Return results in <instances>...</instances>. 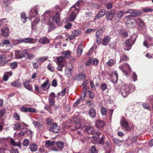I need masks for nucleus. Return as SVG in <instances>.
<instances>
[{
    "instance_id": "obj_1",
    "label": "nucleus",
    "mask_w": 153,
    "mask_h": 153,
    "mask_svg": "<svg viewBox=\"0 0 153 153\" xmlns=\"http://www.w3.org/2000/svg\"><path fill=\"white\" fill-rule=\"evenodd\" d=\"M83 4V1L82 0H79L70 8V11L71 13L69 19L70 22L74 21L79 11V9L76 7V6L80 7Z\"/></svg>"
},
{
    "instance_id": "obj_2",
    "label": "nucleus",
    "mask_w": 153,
    "mask_h": 153,
    "mask_svg": "<svg viewBox=\"0 0 153 153\" xmlns=\"http://www.w3.org/2000/svg\"><path fill=\"white\" fill-rule=\"evenodd\" d=\"M51 12V11L50 10H46L42 15V17L43 22L44 21L45 23L53 28L54 25L52 21L51 20V16H50V14Z\"/></svg>"
},
{
    "instance_id": "obj_3",
    "label": "nucleus",
    "mask_w": 153,
    "mask_h": 153,
    "mask_svg": "<svg viewBox=\"0 0 153 153\" xmlns=\"http://www.w3.org/2000/svg\"><path fill=\"white\" fill-rule=\"evenodd\" d=\"M134 21L140 27H143L144 25V23L143 21L141 19H137L136 20L133 19L128 20L126 22V25L129 27L133 28L135 26V24L134 22Z\"/></svg>"
},
{
    "instance_id": "obj_4",
    "label": "nucleus",
    "mask_w": 153,
    "mask_h": 153,
    "mask_svg": "<svg viewBox=\"0 0 153 153\" xmlns=\"http://www.w3.org/2000/svg\"><path fill=\"white\" fill-rule=\"evenodd\" d=\"M119 91L125 98L127 97L129 93L128 86L124 82L122 83L121 85L119 87Z\"/></svg>"
},
{
    "instance_id": "obj_5",
    "label": "nucleus",
    "mask_w": 153,
    "mask_h": 153,
    "mask_svg": "<svg viewBox=\"0 0 153 153\" xmlns=\"http://www.w3.org/2000/svg\"><path fill=\"white\" fill-rule=\"evenodd\" d=\"M131 10H128L126 11H121L117 12L115 15L114 17V20L116 22H118L121 19L123 16L128 13L132 12Z\"/></svg>"
},
{
    "instance_id": "obj_6",
    "label": "nucleus",
    "mask_w": 153,
    "mask_h": 153,
    "mask_svg": "<svg viewBox=\"0 0 153 153\" xmlns=\"http://www.w3.org/2000/svg\"><path fill=\"white\" fill-rule=\"evenodd\" d=\"M120 123L121 125L126 129V130H129L131 129L134 128L132 124L131 125V124H129L124 119H122L120 121Z\"/></svg>"
},
{
    "instance_id": "obj_7",
    "label": "nucleus",
    "mask_w": 153,
    "mask_h": 153,
    "mask_svg": "<svg viewBox=\"0 0 153 153\" xmlns=\"http://www.w3.org/2000/svg\"><path fill=\"white\" fill-rule=\"evenodd\" d=\"M135 40H135L134 39L133 40L132 38L126 40L125 43V46L124 48V49L126 51L130 50L131 48V46L134 43Z\"/></svg>"
},
{
    "instance_id": "obj_8",
    "label": "nucleus",
    "mask_w": 153,
    "mask_h": 153,
    "mask_svg": "<svg viewBox=\"0 0 153 153\" xmlns=\"http://www.w3.org/2000/svg\"><path fill=\"white\" fill-rule=\"evenodd\" d=\"M119 68L122 70L126 76H128V73L131 71V68L129 65L127 63L124 64V66H120Z\"/></svg>"
},
{
    "instance_id": "obj_9",
    "label": "nucleus",
    "mask_w": 153,
    "mask_h": 153,
    "mask_svg": "<svg viewBox=\"0 0 153 153\" xmlns=\"http://www.w3.org/2000/svg\"><path fill=\"white\" fill-rule=\"evenodd\" d=\"M144 45L146 48H148L153 45V38L150 36L148 37L145 39L143 42Z\"/></svg>"
},
{
    "instance_id": "obj_10",
    "label": "nucleus",
    "mask_w": 153,
    "mask_h": 153,
    "mask_svg": "<svg viewBox=\"0 0 153 153\" xmlns=\"http://www.w3.org/2000/svg\"><path fill=\"white\" fill-rule=\"evenodd\" d=\"M38 9L37 6H34L29 12V17L28 18V19H30L33 18L34 16V14L37 15Z\"/></svg>"
},
{
    "instance_id": "obj_11",
    "label": "nucleus",
    "mask_w": 153,
    "mask_h": 153,
    "mask_svg": "<svg viewBox=\"0 0 153 153\" xmlns=\"http://www.w3.org/2000/svg\"><path fill=\"white\" fill-rule=\"evenodd\" d=\"M49 130L54 133H57L59 131V126H57V124L54 123L51 125Z\"/></svg>"
},
{
    "instance_id": "obj_12",
    "label": "nucleus",
    "mask_w": 153,
    "mask_h": 153,
    "mask_svg": "<svg viewBox=\"0 0 153 153\" xmlns=\"http://www.w3.org/2000/svg\"><path fill=\"white\" fill-rule=\"evenodd\" d=\"M52 21L53 22H54L57 24L59 23L60 17L59 14L58 12H55L54 14L52 16Z\"/></svg>"
},
{
    "instance_id": "obj_13",
    "label": "nucleus",
    "mask_w": 153,
    "mask_h": 153,
    "mask_svg": "<svg viewBox=\"0 0 153 153\" xmlns=\"http://www.w3.org/2000/svg\"><path fill=\"white\" fill-rule=\"evenodd\" d=\"M81 33V31L79 30H74L72 32L71 35L69 36V38L70 40L73 39L76 36L80 35Z\"/></svg>"
},
{
    "instance_id": "obj_14",
    "label": "nucleus",
    "mask_w": 153,
    "mask_h": 153,
    "mask_svg": "<svg viewBox=\"0 0 153 153\" xmlns=\"http://www.w3.org/2000/svg\"><path fill=\"white\" fill-rule=\"evenodd\" d=\"M115 13V12L114 10H112L108 12L106 14V18L108 20H111L113 19Z\"/></svg>"
},
{
    "instance_id": "obj_15",
    "label": "nucleus",
    "mask_w": 153,
    "mask_h": 153,
    "mask_svg": "<svg viewBox=\"0 0 153 153\" xmlns=\"http://www.w3.org/2000/svg\"><path fill=\"white\" fill-rule=\"evenodd\" d=\"M96 136H94V140L96 141L99 140V144L103 145L104 143V141L105 139L104 137L102 136L100 138V134H96Z\"/></svg>"
},
{
    "instance_id": "obj_16",
    "label": "nucleus",
    "mask_w": 153,
    "mask_h": 153,
    "mask_svg": "<svg viewBox=\"0 0 153 153\" xmlns=\"http://www.w3.org/2000/svg\"><path fill=\"white\" fill-rule=\"evenodd\" d=\"M110 78L113 83H116L118 80V76L117 71L114 72L113 74L111 75Z\"/></svg>"
},
{
    "instance_id": "obj_17",
    "label": "nucleus",
    "mask_w": 153,
    "mask_h": 153,
    "mask_svg": "<svg viewBox=\"0 0 153 153\" xmlns=\"http://www.w3.org/2000/svg\"><path fill=\"white\" fill-rule=\"evenodd\" d=\"M40 19L39 17H37L31 23V28L33 30H35L36 29V25L39 22Z\"/></svg>"
},
{
    "instance_id": "obj_18",
    "label": "nucleus",
    "mask_w": 153,
    "mask_h": 153,
    "mask_svg": "<svg viewBox=\"0 0 153 153\" xmlns=\"http://www.w3.org/2000/svg\"><path fill=\"white\" fill-rule=\"evenodd\" d=\"M111 39V37L108 36H105L103 38L102 43L103 45H108V43L109 42Z\"/></svg>"
},
{
    "instance_id": "obj_19",
    "label": "nucleus",
    "mask_w": 153,
    "mask_h": 153,
    "mask_svg": "<svg viewBox=\"0 0 153 153\" xmlns=\"http://www.w3.org/2000/svg\"><path fill=\"white\" fill-rule=\"evenodd\" d=\"M1 33L4 36H8L9 33L8 28L7 27H3L1 29Z\"/></svg>"
},
{
    "instance_id": "obj_20",
    "label": "nucleus",
    "mask_w": 153,
    "mask_h": 153,
    "mask_svg": "<svg viewBox=\"0 0 153 153\" xmlns=\"http://www.w3.org/2000/svg\"><path fill=\"white\" fill-rule=\"evenodd\" d=\"M29 81L26 80L23 82V85L29 91H32V87L29 84Z\"/></svg>"
},
{
    "instance_id": "obj_21",
    "label": "nucleus",
    "mask_w": 153,
    "mask_h": 153,
    "mask_svg": "<svg viewBox=\"0 0 153 153\" xmlns=\"http://www.w3.org/2000/svg\"><path fill=\"white\" fill-rule=\"evenodd\" d=\"M105 10L104 9H102L100 10L95 17V19H97L103 16L105 14Z\"/></svg>"
},
{
    "instance_id": "obj_22",
    "label": "nucleus",
    "mask_w": 153,
    "mask_h": 153,
    "mask_svg": "<svg viewBox=\"0 0 153 153\" xmlns=\"http://www.w3.org/2000/svg\"><path fill=\"white\" fill-rule=\"evenodd\" d=\"M39 42L41 44H47L50 42V40L47 37H45L40 39Z\"/></svg>"
},
{
    "instance_id": "obj_23",
    "label": "nucleus",
    "mask_w": 153,
    "mask_h": 153,
    "mask_svg": "<svg viewBox=\"0 0 153 153\" xmlns=\"http://www.w3.org/2000/svg\"><path fill=\"white\" fill-rule=\"evenodd\" d=\"M85 131L88 134H94L95 133L94 128L91 126H88L85 128Z\"/></svg>"
},
{
    "instance_id": "obj_24",
    "label": "nucleus",
    "mask_w": 153,
    "mask_h": 153,
    "mask_svg": "<svg viewBox=\"0 0 153 153\" xmlns=\"http://www.w3.org/2000/svg\"><path fill=\"white\" fill-rule=\"evenodd\" d=\"M11 85L13 87L17 88H19L21 87L22 85V83L21 82L18 81H14L11 83Z\"/></svg>"
},
{
    "instance_id": "obj_25",
    "label": "nucleus",
    "mask_w": 153,
    "mask_h": 153,
    "mask_svg": "<svg viewBox=\"0 0 153 153\" xmlns=\"http://www.w3.org/2000/svg\"><path fill=\"white\" fill-rule=\"evenodd\" d=\"M128 10H131L132 12L131 13H131V16L133 17H136L139 16L141 15V13L139 11H137L136 10H133L132 9H129Z\"/></svg>"
},
{
    "instance_id": "obj_26",
    "label": "nucleus",
    "mask_w": 153,
    "mask_h": 153,
    "mask_svg": "<svg viewBox=\"0 0 153 153\" xmlns=\"http://www.w3.org/2000/svg\"><path fill=\"white\" fill-rule=\"evenodd\" d=\"M50 84H49L48 81L46 80L41 86V87L44 90H47L50 86Z\"/></svg>"
},
{
    "instance_id": "obj_27",
    "label": "nucleus",
    "mask_w": 153,
    "mask_h": 153,
    "mask_svg": "<svg viewBox=\"0 0 153 153\" xmlns=\"http://www.w3.org/2000/svg\"><path fill=\"white\" fill-rule=\"evenodd\" d=\"M62 56L64 59L69 58L71 55L70 52L69 51H64L62 53Z\"/></svg>"
},
{
    "instance_id": "obj_28",
    "label": "nucleus",
    "mask_w": 153,
    "mask_h": 153,
    "mask_svg": "<svg viewBox=\"0 0 153 153\" xmlns=\"http://www.w3.org/2000/svg\"><path fill=\"white\" fill-rule=\"evenodd\" d=\"M48 59L47 56L41 57L38 59H36V61L39 65H41L44 61L47 60Z\"/></svg>"
},
{
    "instance_id": "obj_29",
    "label": "nucleus",
    "mask_w": 153,
    "mask_h": 153,
    "mask_svg": "<svg viewBox=\"0 0 153 153\" xmlns=\"http://www.w3.org/2000/svg\"><path fill=\"white\" fill-rule=\"evenodd\" d=\"M88 114L90 116L91 118L95 117L96 115V113L95 110L93 108H91L90 109Z\"/></svg>"
},
{
    "instance_id": "obj_30",
    "label": "nucleus",
    "mask_w": 153,
    "mask_h": 153,
    "mask_svg": "<svg viewBox=\"0 0 153 153\" xmlns=\"http://www.w3.org/2000/svg\"><path fill=\"white\" fill-rule=\"evenodd\" d=\"M116 63V61L114 59H110L107 63V65L109 66L114 65Z\"/></svg>"
},
{
    "instance_id": "obj_31",
    "label": "nucleus",
    "mask_w": 153,
    "mask_h": 153,
    "mask_svg": "<svg viewBox=\"0 0 153 153\" xmlns=\"http://www.w3.org/2000/svg\"><path fill=\"white\" fill-rule=\"evenodd\" d=\"M104 122L102 120H98L96 123V126L99 128L104 127Z\"/></svg>"
},
{
    "instance_id": "obj_32",
    "label": "nucleus",
    "mask_w": 153,
    "mask_h": 153,
    "mask_svg": "<svg viewBox=\"0 0 153 153\" xmlns=\"http://www.w3.org/2000/svg\"><path fill=\"white\" fill-rule=\"evenodd\" d=\"M83 47V45L81 44L78 45L77 53V55L79 56H80L82 53Z\"/></svg>"
},
{
    "instance_id": "obj_33",
    "label": "nucleus",
    "mask_w": 153,
    "mask_h": 153,
    "mask_svg": "<svg viewBox=\"0 0 153 153\" xmlns=\"http://www.w3.org/2000/svg\"><path fill=\"white\" fill-rule=\"evenodd\" d=\"M104 31V30L103 27H100L96 32L95 35L96 37H97L98 36H99L101 35L102 34Z\"/></svg>"
},
{
    "instance_id": "obj_34",
    "label": "nucleus",
    "mask_w": 153,
    "mask_h": 153,
    "mask_svg": "<svg viewBox=\"0 0 153 153\" xmlns=\"http://www.w3.org/2000/svg\"><path fill=\"white\" fill-rule=\"evenodd\" d=\"M29 148L31 151L32 152L36 151L37 149V146L35 143L31 144Z\"/></svg>"
},
{
    "instance_id": "obj_35",
    "label": "nucleus",
    "mask_w": 153,
    "mask_h": 153,
    "mask_svg": "<svg viewBox=\"0 0 153 153\" xmlns=\"http://www.w3.org/2000/svg\"><path fill=\"white\" fill-rule=\"evenodd\" d=\"M56 145L62 150L64 147V143L60 141H58L56 143Z\"/></svg>"
},
{
    "instance_id": "obj_36",
    "label": "nucleus",
    "mask_w": 153,
    "mask_h": 153,
    "mask_svg": "<svg viewBox=\"0 0 153 153\" xmlns=\"http://www.w3.org/2000/svg\"><path fill=\"white\" fill-rule=\"evenodd\" d=\"M77 79L79 80H81L84 79L86 77V75L85 74L82 73H80L76 75Z\"/></svg>"
},
{
    "instance_id": "obj_37",
    "label": "nucleus",
    "mask_w": 153,
    "mask_h": 153,
    "mask_svg": "<svg viewBox=\"0 0 153 153\" xmlns=\"http://www.w3.org/2000/svg\"><path fill=\"white\" fill-rule=\"evenodd\" d=\"M24 43H33L34 42V39L31 38H27L24 39Z\"/></svg>"
},
{
    "instance_id": "obj_38",
    "label": "nucleus",
    "mask_w": 153,
    "mask_h": 153,
    "mask_svg": "<svg viewBox=\"0 0 153 153\" xmlns=\"http://www.w3.org/2000/svg\"><path fill=\"white\" fill-rule=\"evenodd\" d=\"M4 45L7 46H10V42L8 40L5 39L4 40L3 42L0 44V46H4Z\"/></svg>"
},
{
    "instance_id": "obj_39",
    "label": "nucleus",
    "mask_w": 153,
    "mask_h": 153,
    "mask_svg": "<svg viewBox=\"0 0 153 153\" xmlns=\"http://www.w3.org/2000/svg\"><path fill=\"white\" fill-rule=\"evenodd\" d=\"M21 51L20 50H16L15 51V58L16 59H21L22 58L21 57Z\"/></svg>"
},
{
    "instance_id": "obj_40",
    "label": "nucleus",
    "mask_w": 153,
    "mask_h": 153,
    "mask_svg": "<svg viewBox=\"0 0 153 153\" xmlns=\"http://www.w3.org/2000/svg\"><path fill=\"white\" fill-rule=\"evenodd\" d=\"M21 20L22 21L23 23H25L26 21V19L28 18L26 16V14L25 13H22L21 14Z\"/></svg>"
},
{
    "instance_id": "obj_41",
    "label": "nucleus",
    "mask_w": 153,
    "mask_h": 153,
    "mask_svg": "<svg viewBox=\"0 0 153 153\" xmlns=\"http://www.w3.org/2000/svg\"><path fill=\"white\" fill-rule=\"evenodd\" d=\"M28 52L27 50L26 49L22 50L21 51V57L22 58L25 57L27 56L28 54Z\"/></svg>"
},
{
    "instance_id": "obj_42",
    "label": "nucleus",
    "mask_w": 153,
    "mask_h": 153,
    "mask_svg": "<svg viewBox=\"0 0 153 153\" xmlns=\"http://www.w3.org/2000/svg\"><path fill=\"white\" fill-rule=\"evenodd\" d=\"M22 144L23 146H29L30 144L29 140L28 139H25L23 141Z\"/></svg>"
},
{
    "instance_id": "obj_43",
    "label": "nucleus",
    "mask_w": 153,
    "mask_h": 153,
    "mask_svg": "<svg viewBox=\"0 0 153 153\" xmlns=\"http://www.w3.org/2000/svg\"><path fill=\"white\" fill-rule=\"evenodd\" d=\"M89 153H98L97 150L95 146L91 147Z\"/></svg>"
},
{
    "instance_id": "obj_44",
    "label": "nucleus",
    "mask_w": 153,
    "mask_h": 153,
    "mask_svg": "<svg viewBox=\"0 0 153 153\" xmlns=\"http://www.w3.org/2000/svg\"><path fill=\"white\" fill-rule=\"evenodd\" d=\"M56 59L57 61V64H61L64 59L62 56H60L57 57Z\"/></svg>"
},
{
    "instance_id": "obj_45",
    "label": "nucleus",
    "mask_w": 153,
    "mask_h": 153,
    "mask_svg": "<svg viewBox=\"0 0 153 153\" xmlns=\"http://www.w3.org/2000/svg\"><path fill=\"white\" fill-rule=\"evenodd\" d=\"M101 113L103 115H105L107 113V111L106 108L103 106L101 107L100 108Z\"/></svg>"
},
{
    "instance_id": "obj_46",
    "label": "nucleus",
    "mask_w": 153,
    "mask_h": 153,
    "mask_svg": "<svg viewBox=\"0 0 153 153\" xmlns=\"http://www.w3.org/2000/svg\"><path fill=\"white\" fill-rule=\"evenodd\" d=\"M142 105L144 109H147L150 111H151V107L150 105L148 104L144 103Z\"/></svg>"
},
{
    "instance_id": "obj_47",
    "label": "nucleus",
    "mask_w": 153,
    "mask_h": 153,
    "mask_svg": "<svg viewBox=\"0 0 153 153\" xmlns=\"http://www.w3.org/2000/svg\"><path fill=\"white\" fill-rule=\"evenodd\" d=\"M21 126L18 123H17L15 124L13 127V128L14 130H19L21 129Z\"/></svg>"
},
{
    "instance_id": "obj_48",
    "label": "nucleus",
    "mask_w": 153,
    "mask_h": 153,
    "mask_svg": "<svg viewBox=\"0 0 153 153\" xmlns=\"http://www.w3.org/2000/svg\"><path fill=\"white\" fill-rule=\"evenodd\" d=\"M75 123H76V126H75L76 129L80 128L82 127L81 124L79 120H77L76 122H75Z\"/></svg>"
},
{
    "instance_id": "obj_49",
    "label": "nucleus",
    "mask_w": 153,
    "mask_h": 153,
    "mask_svg": "<svg viewBox=\"0 0 153 153\" xmlns=\"http://www.w3.org/2000/svg\"><path fill=\"white\" fill-rule=\"evenodd\" d=\"M7 22V19L5 18H4L0 20V25H6Z\"/></svg>"
},
{
    "instance_id": "obj_50",
    "label": "nucleus",
    "mask_w": 153,
    "mask_h": 153,
    "mask_svg": "<svg viewBox=\"0 0 153 153\" xmlns=\"http://www.w3.org/2000/svg\"><path fill=\"white\" fill-rule=\"evenodd\" d=\"M60 2L62 5L64 7L68 3V1L65 0H60Z\"/></svg>"
},
{
    "instance_id": "obj_51",
    "label": "nucleus",
    "mask_w": 153,
    "mask_h": 153,
    "mask_svg": "<svg viewBox=\"0 0 153 153\" xmlns=\"http://www.w3.org/2000/svg\"><path fill=\"white\" fill-rule=\"evenodd\" d=\"M17 62H14L10 64V67L12 69H14L17 67Z\"/></svg>"
},
{
    "instance_id": "obj_52",
    "label": "nucleus",
    "mask_w": 153,
    "mask_h": 153,
    "mask_svg": "<svg viewBox=\"0 0 153 153\" xmlns=\"http://www.w3.org/2000/svg\"><path fill=\"white\" fill-rule=\"evenodd\" d=\"M129 88V91H133L135 89V86L132 84H130L128 86Z\"/></svg>"
},
{
    "instance_id": "obj_53",
    "label": "nucleus",
    "mask_w": 153,
    "mask_h": 153,
    "mask_svg": "<svg viewBox=\"0 0 153 153\" xmlns=\"http://www.w3.org/2000/svg\"><path fill=\"white\" fill-rule=\"evenodd\" d=\"M55 97V94L54 92H51L50 94L48 99L54 100Z\"/></svg>"
},
{
    "instance_id": "obj_54",
    "label": "nucleus",
    "mask_w": 153,
    "mask_h": 153,
    "mask_svg": "<svg viewBox=\"0 0 153 153\" xmlns=\"http://www.w3.org/2000/svg\"><path fill=\"white\" fill-rule=\"evenodd\" d=\"M13 117L15 120H19L20 119L19 115L16 113H14L13 115Z\"/></svg>"
},
{
    "instance_id": "obj_55",
    "label": "nucleus",
    "mask_w": 153,
    "mask_h": 153,
    "mask_svg": "<svg viewBox=\"0 0 153 153\" xmlns=\"http://www.w3.org/2000/svg\"><path fill=\"white\" fill-rule=\"evenodd\" d=\"M36 109L35 108H27V112H36Z\"/></svg>"
},
{
    "instance_id": "obj_56",
    "label": "nucleus",
    "mask_w": 153,
    "mask_h": 153,
    "mask_svg": "<svg viewBox=\"0 0 153 153\" xmlns=\"http://www.w3.org/2000/svg\"><path fill=\"white\" fill-rule=\"evenodd\" d=\"M66 89H67L66 88H65V89H64L63 90H62V91H61L58 94V96H64L65 94V93L66 91Z\"/></svg>"
},
{
    "instance_id": "obj_57",
    "label": "nucleus",
    "mask_w": 153,
    "mask_h": 153,
    "mask_svg": "<svg viewBox=\"0 0 153 153\" xmlns=\"http://www.w3.org/2000/svg\"><path fill=\"white\" fill-rule=\"evenodd\" d=\"M20 111L23 112H27V108L23 106L20 108Z\"/></svg>"
},
{
    "instance_id": "obj_58",
    "label": "nucleus",
    "mask_w": 153,
    "mask_h": 153,
    "mask_svg": "<svg viewBox=\"0 0 153 153\" xmlns=\"http://www.w3.org/2000/svg\"><path fill=\"white\" fill-rule=\"evenodd\" d=\"M107 88V85L105 83H103L101 84V88L102 91L105 90Z\"/></svg>"
},
{
    "instance_id": "obj_59",
    "label": "nucleus",
    "mask_w": 153,
    "mask_h": 153,
    "mask_svg": "<svg viewBox=\"0 0 153 153\" xmlns=\"http://www.w3.org/2000/svg\"><path fill=\"white\" fill-rule=\"evenodd\" d=\"M27 59L30 60H32L35 57V56L32 54H28L27 55Z\"/></svg>"
},
{
    "instance_id": "obj_60",
    "label": "nucleus",
    "mask_w": 153,
    "mask_h": 153,
    "mask_svg": "<svg viewBox=\"0 0 153 153\" xmlns=\"http://www.w3.org/2000/svg\"><path fill=\"white\" fill-rule=\"evenodd\" d=\"M58 66L57 68V70L59 71H62V68L63 67V65L62 64H57Z\"/></svg>"
},
{
    "instance_id": "obj_61",
    "label": "nucleus",
    "mask_w": 153,
    "mask_h": 153,
    "mask_svg": "<svg viewBox=\"0 0 153 153\" xmlns=\"http://www.w3.org/2000/svg\"><path fill=\"white\" fill-rule=\"evenodd\" d=\"M143 10L146 12H151L153 11V9L150 8H145L143 9Z\"/></svg>"
},
{
    "instance_id": "obj_62",
    "label": "nucleus",
    "mask_w": 153,
    "mask_h": 153,
    "mask_svg": "<svg viewBox=\"0 0 153 153\" xmlns=\"http://www.w3.org/2000/svg\"><path fill=\"white\" fill-rule=\"evenodd\" d=\"M47 123L48 125H51V122L52 121V120L50 118L48 117L46 119Z\"/></svg>"
},
{
    "instance_id": "obj_63",
    "label": "nucleus",
    "mask_w": 153,
    "mask_h": 153,
    "mask_svg": "<svg viewBox=\"0 0 153 153\" xmlns=\"http://www.w3.org/2000/svg\"><path fill=\"white\" fill-rule=\"evenodd\" d=\"M33 124L37 128H38L41 126V125L39 122H37L36 121H34L33 122Z\"/></svg>"
},
{
    "instance_id": "obj_64",
    "label": "nucleus",
    "mask_w": 153,
    "mask_h": 153,
    "mask_svg": "<svg viewBox=\"0 0 153 153\" xmlns=\"http://www.w3.org/2000/svg\"><path fill=\"white\" fill-rule=\"evenodd\" d=\"M83 100V99H78V100L74 103L73 105L74 107H76L77 105H78L80 103V102L81 100Z\"/></svg>"
}]
</instances>
